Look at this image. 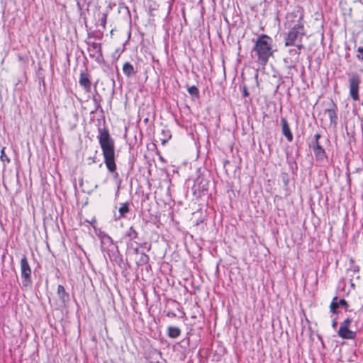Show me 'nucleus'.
<instances>
[{
    "mask_svg": "<svg viewBox=\"0 0 363 363\" xmlns=\"http://www.w3.org/2000/svg\"><path fill=\"white\" fill-rule=\"evenodd\" d=\"M57 296L62 302L65 303L69 300V294L66 292L65 287L62 285L57 286Z\"/></svg>",
    "mask_w": 363,
    "mask_h": 363,
    "instance_id": "nucleus-11",
    "label": "nucleus"
},
{
    "mask_svg": "<svg viewBox=\"0 0 363 363\" xmlns=\"http://www.w3.org/2000/svg\"><path fill=\"white\" fill-rule=\"evenodd\" d=\"M244 95H245V96H247V91H246V90H245V91H244Z\"/></svg>",
    "mask_w": 363,
    "mask_h": 363,
    "instance_id": "nucleus-29",
    "label": "nucleus"
},
{
    "mask_svg": "<svg viewBox=\"0 0 363 363\" xmlns=\"http://www.w3.org/2000/svg\"><path fill=\"white\" fill-rule=\"evenodd\" d=\"M304 12L301 7H296L293 11L286 13L284 26L288 30L284 34V45L286 47L294 46L298 49L297 54L303 48V38L306 35Z\"/></svg>",
    "mask_w": 363,
    "mask_h": 363,
    "instance_id": "nucleus-1",
    "label": "nucleus"
},
{
    "mask_svg": "<svg viewBox=\"0 0 363 363\" xmlns=\"http://www.w3.org/2000/svg\"><path fill=\"white\" fill-rule=\"evenodd\" d=\"M21 272L22 278V285L23 288L30 286L31 281V269L26 255H23L21 259Z\"/></svg>",
    "mask_w": 363,
    "mask_h": 363,
    "instance_id": "nucleus-4",
    "label": "nucleus"
},
{
    "mask_svg": "<svg viewBox=\"0 0 363 363\" xmlns=\"http://www.w3.org/2000/svg\"><path fill=\"white\" fill-rule=\"evenodd\" d=\"M339 307V305H338V302H337V298L335 296L333 298L332 302L330 303V311L333 313H336L337 311V308Z\"/></svg>",
    "mask_w": 363,
    "mask_h": 363,
    "instance_id": "nucleus-16",
    "label": "nucleus"
},
{
    "mask_svg": "<svg viewBox=\"0 0 363 363\" xmlns=\"http://www.w3.org/2000/svg\"><path fill=\"white\" fill-rule=\"evenodd\" d=\"M102 242H112V240L111 238V237H109L108 235H104L103 238H102Z\"/></svg>",
    "mask_w": 363,
    "mask_h": 363,
    "instance_id": "nucleus-23",
    "label": "nucleus"
},
{
    "mask_svg": "<svg viewBox=\"0 0 363 363\" xmlns=\"http://www.w3.org/2000/svg\"><path fill=\"white\" fill-rule=\"evenodd\" d=\"M273 40L267 35H261L256 39L252 52L257 57V62L264 66L273 55Z\"/></svg>",
    "mask_w": 363,
    "mask_h": 363,
    "instance_id": "nucleus-3",
    "label": "nucleus"
},
{
    "mask_svg": "<svg viewBox=\"0 0 363 363\" xmlns=\"http://www.w3.org/2000/svg\"><path fill=\"white\" fill-rule=\"evenodd\" d=\"M352 322V318H347L340 323L337 331L340 337L345 340H354L356 337V332L350 329Z\"/></svg>",
    "mask_w": 363,
    "mask_h": 363,
    "instance_id": "nucleus-5",
    "label": "nucleus"
},
{
    "mask_svg": "<svg viewBox=\"0 0 363 363\" xmlns=\"http://www.w3.org/2000/svg\"><path fill=\"white\" fill-rule=\"evenodd\" d=\"M92 1L93 0H78L77 6L80 9H82L85 6L88 7Z\"/></svg>",
    "mask_w": 363,
    "mask_h": 363,
    "instance_id": "nucleus-17",
    "label": "nucleus"
},
{
    "mask_svg": "<svg viewBox=\"0 0 363 363\" xmlns=\"http://www.w3.org/2000/svg\"><path fill=\"white\" fill-rule=\"evenodd\" d=\"M181 330L177 327L169 326L168 328V335L172 338H176L179 336Z\"/></svg>",
    "mask_w": 363,
    "mask_h": 363,
    "instance_id": "nucleus-13",
    "label": "nucleus"
},
{
    "mask_svg": "<svg viewBox=\"0 0 363 363\" xmlns=\"http://www.w3.org/2000/svg\"><path fill=\"white\" fill-rule=\"evenodd\" d=\"M320 138V135L319 133H316L314 135V139H315L314 142H318V140H319Z\"/></svg>",
    "mask_w": 363,
    "mask_h": 363,
    "instance_id": "nucleus-24",
    "label": "nucleus"
},
{
    "mask_svg": "<svg viewBox=\"0 0 363 363\" xmlns=\"http://www.w3.org/2000/svg\"><path fill=\"white\" fill-rule=\"evenodd\" d=\"M79 84L82 87H83L86 92L89 93L91 91V83L89 74L87 72H82L80 73Z\"/></svg>",
    "mask_w": 363,
    "mask_h": 363,
    "instance_id": "nucleus-7",
    "label": "nucleus"
},
{
    "mask_svg": "<svg viewBox=\"0 0 363 363\" xmlns=\"http://www.w3.org/2000/svg\"><path fill=\"white\" fill-rule=\"evenodd\" d=\"M281 130L283 135L286 138L287 140L291 142L293 140V135L291 132L289 125L287 123V121L284 118H281Z\"/></svg>",
    "mask_w": 363,
    "mask_h": 363,
    "instance_id": "nucleus-9",
    "label": "nucleus"
},
{
    "mask_svg": "<svg viewBox=\"0 0 363 363\" xmlns=\"http://www.w3.org/2000/svg\"><path fill=\"white\" fill-rule=\"evenodd\" d=\"M335 325H336V322H335V321H333V327H335Z\"/></svg>",
    "mask_w": 363,
    "mask_h": 363,
    "instance_id": "nucleus-28",
    "label": "nucleus"
},
{
    "mask_svg": "<svg viewBox=\"0 0 363 363\" xmlns=\"http://www.w3.org/2000/svg\"><path fill=\"white\" fill-rule=\"evenodd\" d=\"M125 238H128L130 240H135L138 237V233L133 228V227H130L128 230L125 233Z\"/></svg>",
    "mask_w": 363,
    "mask_h": 363,
    "instance_id": "nucleus-14",
    "label": "nucleus"
},
{
    "mask_svg": "<svg viewBox=\"0 0 363 363\" xmlns=\"http://www.w3.org/2000/svg\"><path fill=\"white\" fill-rule=\"evenodd\" d=\"M358 53H363V47H359L357 49Z\"/></svg>",
    "mask_w": 363,
    "mask_h": 363,
    "instance_id": "nucleus-26",
    "label": "nucleus"
},
{
    "mask_svg": "<svg viewBox=\"0 0 363 363\" xmlns=\"http://www.w3.org/2000/svg\"><path fill=\"white\" fill-rule=\"evenodd\" d=\"M337 107L335 104L333 105V107L330 108H328L326 110L328 117L330 118V122L336 123L337 116L336 113Z\"/></svg>",
    "mask_w": 363,
    "mask_h": 363,
    "instance_id": "nucleus-12",
    "label": "nucleus"
},
{
    "mask_svg": "<svg viewBox=\"0 0 363 363\" xmlns=\"http://www.w3.org/2000/svg\"><path fill=\"white\" fill-rule=\"evenodd\" d=\"M155 10H156L155 9H153L151 7V6H150V12L151 16H156L155 13H153V11Z\"/></svg>",
    "mask_w": 363,
    "mask_h": 363,
    "instance_id": "nucleus-25",
    "label": "nucleus"
},
{
    "mask_svg": "<svg viewBox=\"0 0 363 363\" xmlns=\"http://www.w3.org/2000/svg\"><path fill=\"white\" fill-rule=\"evenodd\" d=\"M123 74L127 77H131L134 76L137 72V71L135 69V67H133V65L128 62L124 63V65L123 66Z\"/></svg>",
    "mask_w": 363,
    "mask_h": 363,
    "instance_id": "nucleus-10",
    "label": "nucleus"
},
{
    "mask_svg": "<svg viewBox=\"0 0 363 363\" xmlns=\"http://www.w3.org/2000/svg\"><path fill=\"white\" fill-rule=\"evenodd\" d=\"M162 134L164 135L163 138H160L162 143L165 144L168 140L172 138V134L169 130H162Z\"/></svg>",
    "mask_w": 363,
    "mask_h": 363,
    "instance_id": "nucleus-15",
    "label": "nucleus"
},
{
    "mask_svg": "<svg viewBox=\"0 0 363 363\" xmlns=\"http://www.w3.org/2000/svg\"><path fill=\"white\" fill-rule=\"evenodd\" d=\"M188 91L191 95L197 94L199 91L198 89L195 86H192L188 89Z\"/></svg>",
    "mask_w": 363,
    "mask_h": 363,
    "instance_id": "nucleus-21",
    "label": "nucleus"
},
{
    "mask_svg": "<svg viewBox=\"0 0 363 363\" xmlns=\"http://www.w3.org/2000/svg\"><path fill=\"white\" fill-rule=\"evenodd\" d=\"M357 57L360 60H363V53H358Z\"/></svg>",
    "mask_w": 363,
    "mask_h": 363,
    "instance_id": "nucleus-27",
    "label": "nucleus"
},
{
    "mask_svg": "<svg viewBox=\"0 0 363 363\" xmlns=\"http://www.w3.org/2000/svg\"><path fill=\"white\" fill-rule=\"evenodd\" d=\"M5 150H6V147H4L1 150V155H0V158H1V160L3 161V162H10V159L9 158V157L6 155L5 153Z\"/></svg>",
    "mask_w": 363,
    "mask_h": 363,
    "instance_id": "nucleus-19",
    "label": "nucleus"
},
{
    "mask_svg": "<svg viewBox=\"0 0 363 363\" xmlns=\"http://www.w3.org/2000/svg\"><path fill=\"white\" fill-rule=\"evenodd\" d=\"M119 213L121 216H123L125 213L129 211L128 204L125 203L119 208Z\"/></svg>",
    "mask_w": 363,
    "mask_h": 363,
    "instance_id": "nucleus-18",
    "label": "nucleus"
},
{
    "mask_svg": "<svg viewBox=\"0 0 363 363\" xmlns=\"http://www.w3.org/2000/svg\"><path fill=\"white\" fill-rule=\"evenodd\" d=\"M98 139L104 158V163L108 170L112 173L115 172L116 164L115 162L114 140L111 138L108 130L106 129H99Z\"/></svg>",
    "mask_w": 363,
    "mask_h": 363,
    "instance_id": "nucleus-2",
    "label": "nucleus"
},
{
    "mask_svg": "<svg viewBox=\"0 0 363 363\" xmlns=\"http://www.w3.org/2000/svg\"><path fill=\"white\" fill-rule=\"evenodd\" d=\"M107 20V14L103 13L101 18L99 19L100 25L102 26L103 29H106V24Z\"/></svg>",
    "mask_w": 363,
    "mask_h": 363,
    "instance_id": "nucleus-20",
    "label": "nucleus"
},
{
    "mask_svg": "<svg viewBox=\"0 0 363 363\" xmlns=\"http://www.w3.org/2000/svg\"><path fill=\"white\" fill-rule=\"evenodd\" d=\"M312 148L317 160H323L325 158V152L319 144V142H313L312 144Z\"/></svg>",
    "mask_w": 363,
    "mask_h": 363,
    "instance_id": "nucleus-8",
    "label": "nucleus"
},
{
    "mask_svg": "<svg viewBox=\"0 0 363 363\" xmlns=\"http://www.w3.org/2000/svg\"><path fill=\"white\" fill-rule=\"evenodd\" d=\"M361 80L358 74H353L349 79L350 84V95L354 101H358L359 96V88Z\"/></svg>",
    "mask_w": 363,
    "mask_h": 363,
    "instance_id": "nucleus-6",
    "label": "nucleus"
},
{
    "mask_svg": "<svg viewBox=\"0 0 363 363\" xmlns=\"http://www.w3.org/2000/svg\"><path fill=\"white\" fill-rule=\"evenodd\" d=\"M339 306L345 307L346 310H347V301L345 299H340L337 300Z\"/></svg>",
    "mask_w": 363,
    "mask_h": 363,
    "instance_id": "nucleus-22",
    "label": "nucleus"
}]
</instances>
